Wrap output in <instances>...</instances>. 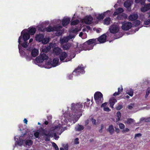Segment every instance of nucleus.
I'll use <instances>...</instances> for the list:
<instances>
[{
  "mask_svg": "<svg viewBox=\"0 0 150 150\" xmlns=\"http://www.w3.org/2000/svg\"><path fill=\"white\" fill-rule=\"evenodd\" d=\"M41 130V132L43 135H45V136L49 137H50L51 136V135L49 132L47 134L45 133V131L44 129L42 128Z\"/></svg>",
  "mask_w": 150,
  "mask_h": 150,
  "instance_id": "7c9ffc66",
  "label": "nucleus"
},
{
  "mask_svg": "<svg viewBox=\"0 0 150 150\" xmlns=\"http://www.w3.org/2000/svg\"><path fill=\"white\" fill-rule=\"evenodd\" d=\"M50 137L48 136H46L45 138V141H50Z\"/></svg>",
  "mask_w": 150,
  "mask_h": 150,
  "instance_id": "5fc2aeb1",
  "label": "nucleus"
},
{
  "mask_svg": "<svg viewBox=\"0 0 150 150\" xmlns=\"http://www.w3.org/2000/svg\"><path fill=\"white\" fill-rule=\"evenodd\" d=\"M107 36L105 34H103L97 39V42L98 43H103L106 41Z\"/></svg>",
  "mask_w": 150,
  "mask_h": 150,
  "instance_id": "9b49d317",
  "label": "nucleus"
},
{
  "mask_svg": "<svg viewBox=\"0 0 150 150\" xmlns=\"http://www.w3.org/2000/svg\"><path fill=\"white\" fill-rule=\"evenodd\" d=\"M111 19L109 17H107L104 19L103 23L104 25H108L110 24Z\"/></svg>",
  "mask_w": 150,
  "mask_h": 150,
  "instance_id": "c85d7f7f",
  "label": "nucleus"
},
{
  "mask_svg": "<svg viewBox=\"0 0 150 150\" xmlns=\"http://www.w3.org/2000/svg\"><path fill=\"white\" fill-rule=\"evenodd\" d=\"M123 90V88L122 87H121V88H118V91L117 92H115L113 94V96H117L119 95L120 93Z\"/></svg>",
  "mask_w": 150,
  "mask_h": 150,
  "instance_id": "c756f323",
  "label": "nucleus"
},
{
  "mask_svg": "<svg viewBox=\"0 0 150 150\" xmlns=\"http://www.w3.org/2000/svg\"><path fill=\"white\" fill-rule=\"evenodd\" d=\"M44 37V35L42 34H37L35 36V40L37 41H38L39 42H41Z\"/></svg>",
  "mask_w": 150,
  "mask_h": 150,
  "instance_id": "f3484780",
  "label": "nucleus"
},
{
  "mask_svg": "<svg viewBox=\"0 0 150 150\" xmlns=\"http://www.w3.org/2000/svg\"><path fill=\"white\" fill-rule=\"evenodd\" d=\"M135 2L137 4L140 3L142 5L145 4V1L144 0H135Z\"/></svg>",
  "mask_w": 150,
  "mask_h": 150,
  "instance_id": "4c0bfd02",
  "label": "nucleus"
},
{
  "mask_svg": "<svg viewBox=\"0 0 150 150\" xmlns=\"http://www.w3.org/2000/svg\"><path fill=\"white\" fill-rule=\"evenodd\" d=\"M71 109L72 111V115L69 114V117L65 118L64 119H62L61 120V122L63 123L64 124H67V120L71 121H73V123H75L77 121L76 119L77 117H80L82 115V108L83 107L82 103H78L76 104L72 103L71 105Z\"/></svg>",
  "mask_w": 150,
  "mask_h": 150,
  "instance_id": "f257e3e1",
  "label": "nucleus"
},
{
  "mask_svg": "<svg viewBox=\"0 0 150 150\" xmlns=\"http://www.w3.org/2000/svg\"><path fill=\"white\" fill-rule=\"evenodd\" d=\"M52 145L53 147L54 148L55 150H59L58 146L54 142H53L52 143Z\"/></svg>",
  "mask_w": 150,
  "mask_h": 150,
  "instance_id": "a18cd8bd",
  "label": "nucleus"
},
{
  "mask_svg": "<svg viewBox=\"0 0 150 150\" xmlns=\"http://www.w3.org/2000/svg\"><path fill=\"white\" fill-rule=\"evenodd\" d=\"M69 40L67 38H64L60 40L61 43H64L67 42Z\"/></svg>",
  "mask_w": 150,
  "mask_h": 150,
  "instance_id": "e433bc0d",
  "label": "nucleus"
},
{
  "mask_svg": "<svg viewBox=\"0 0 150 150\" xmlns=\"http://www.w3.org/2000/svg\"><path fill=\"white\" fill-rule=\"evenodd\" d=\"M93 18L91 16L85 17L83 19V21L84 23L87 24H90L92 23V21L93 20Z\"/></svg>",
  "mask_w": 150,
  "mask_h": 150,
  "instance_id": "ddd939ff",
  "label": "nucleus"
},
{
  "mask_svg": "<svg viewBox=\"0 0 150 150\" xmlns=\"http://www.w3.org/2000/svg\"><path fill=\"white\" fill-rule=\"evenodd\" d=\"M127 17V16L126 14L122 13L121 14L118 15L117 16V18L119 20H123L124 19L126 18Z\"/></svg>",
  "mask_w": 150,
  "mask_h": 150,
  "instance_id": "4be33fe9",
  "label": "nucleus"
},
{
  "mask_svg": "<svg viewBox=\"0 0 150 150\" xmlns=\"http://www.w3.org/2000/svg\"><path fill=\"white\" fill-rule=\"evenodd\" d=\"M120 128L121 129H123L125 127V125L122 123H120L119 125Z\"/></svg>",
  "mask_w": 150,
  "mask_h": 150,
  "instance_id": "09e8293b",
  "label": "nucleus"
},
{
  "mask_svg": "<svg viewBox=\"0 0 150 150\" xmlns=\"http://www.w3.org/2000/svg\"><path fill=\"white\" fill-rule=\"evenodd\" d=\"M48 49L47 47L46 48H45L44 49H43L42 50V51L43 52H45L46 53L48 51Z\"/></svg>",
  "mask_w": 150,
  "mask_h": 150,
  "instance_id": "13d9d810",
  "label": "nucleus"
},
{
  "mask_svg": "<svg viewBox=\"0 0 150 150\" xmlns=\"http://www.w3.org/2000/svg\"><path fill=\"white\" fill-rule=\"evenodd\" d=\"M142 136V134L140 133H138L136 134H135V137H141Z\"/></svg>",
  "mask_w": 150,
  "mask_h": 150,
  "instance_id": "bf43d9fd",
  "label": "nucleus"
},
{
  "mask_svg": "<svg viewBox=\"0 0 150 150\" xmlns=\"http://www.w3.org/2000/svg\"><path fill=\"white\" fill-rule=\"evenodd\" d=\"M61 51V49L60 48L57 47L54 48L53 52L55 54L58 55L60 54Z\"/></svg>",
  "mask_w": 150,
  "mask_h": 150,
  "instance_id": "dca6fc26",
  "label": "nucleus"
},
{
  "mask_svg": "<svg viewBox=\"0 0 150 150\" xmlns=\"http://www.w3.org/2000/svg\"><path fill=\"white\" fill-rule=\"evenodd\" d=\"M67 56L68 54L65 52H62L59 54V58L60 61L62 62H67L70 61L71 59H66Z\"/></svg>",
  "mask_w": 150,
  "mask_h": 150,
  "instance_id": "0eeeda50",
  "label": "nucleus"
},
{
  "mask_svg": "<svg viewBox=\"0 0 150 150\" xmlns=\"http://www.w3.org/2000/svg\"><path fill=\"white\" fill-rule=\"evenodd\" d=\"M34 135L36 138H39V133L38 132H36L34 133Z\"/></svg>",
  "mask_w": 150,
  "mask_h": 150,
  "instance_id": "de8ad7c7",
  "label": "nucleus"
},
{
  "mask_svg": "<svg viewBox=\"0 0 150 150\" xmlns=\"http://www.w3.org/2000/svg\"><path fill=\"white\" fill-rule=\"evenodd\" d=\"M124 5V6L127 9L131 10V3L130 1H126L125 2Z\"/></svg>",
  "mask_w": 150,
  "mask_h": 150,
  "instance_id": "aec40b11",
  "label": "nucleus"
},
{
  "mask_svg": "<svg viewBox=\"0 0 150 150\" xmlns=\"http://www.w3.org/2000/svg\"><path fill=\"white\" fill-rule=\"evenodd\" d=\"M134 92L132 90H130L128 92L126 93L129 95L130 96L132 97L133 95Z\"/></svg>",
  "mask_w": 150,
  "mask_h": 150,
  "instance_id": "a19ab883",
  "label": "nucleus"
},
{
  "mask_svg": "<svg viewBox=\"0 0 150 150\" xmlns=\"http://www.w3.org/2000/svg\"><path fill=\"white\" fill-rule=\"evenodd\" d=\"M71 46V44L69 43H67L62 45V47L64 50H68Z\"/></svg>",
  "mask_w": 150,
  "mask_h": 150,
  "instance_id": "6ab92c4d",
  "label": "nucleus"
},
{
  "mask_svg": "<svg viewBox=\"0 0 150 150\" xmlns=\"http://www.w3.org/2000/svg\"><path fill=\"white\" fill-rule=\"evenodd\" d=\"M94 98L96 103L98 105H100L103 101V95L100 92H96L94 94Z\"/></svg>",
  "mask_w": 150,
  "mask_h": 150,
  "instance_id": "7ed1b4c3",
  "label": "nucleus"
},
{
  "mask_svg": "<svg viewBox=\"0 0 150 150\" xmlns=\"http://www.w3.org/2000/svg\"><path fill=\"white\" fill-rule=\"evenodd\" d=\"M59 59L58 58H54L52 62H51V64L53 67H56L58 65Z\"/></svg>",
  "mask_w": 150,
  "mask_h": 150,
  "instance_id": "a211bd4d",
  "label": "nucleus"
},
{
  "mask_svg": "<svg viewBox=\"0 0 150 150\" xmlns=\"http://www.w3.org/2000/svg\"><path fill=\"white\" fill-rule=\"evenodd\" d=\"M38 50L35 48L33 49L31 52V55L33 57H35L38 54Z\"/></svg>",
  "mask_w": 150,
  "mask_h": 150,
  "instance_id": "b1692460",
  "label": "nucleus"
},
{
  "mask_svg": "<svg viewBox=\"0 0 150 150\" xmlns=\"http://www.w3.org/2000/svg\"><path fill=\"white\" fill-rule=\"evenodd\" d=\"M123 108V106L122 105H119L116 108V109L117 110H120Z\"/></svg>",
  "mask_w": 150,
  "mask_h": 150,
  "instance_id": "8fccbe9b",
  "label": "nucleus"
},
{
  "mask_svg": "<svg viewBox=\"0 0 150 150\" xmlns=\"http://www.w3.org/2000/svg\"><path fill=\"white\" fill-rule=\"evenodd\" d=\"M107 130L110 135L112 134L115 131L114 127L112 125H110Z\"/></svg>",
  "mask_w": 150,
  "mask_h": 150,
  "instance_id": "393cba45",
  "label": "nucleus"
},
{
  "mask_svg": "<svg viewBox=\"0 0 150 150\" xmlns=\"http://www.w3.org/2000/svg\"><path fill=\"white\" fill-rule=\"evenodd\" d=\"M128 108L129 110H132L133 108V107L131 105H129L128 106Z\"/></svg>",
  "mask_w": 150,
  "mask_h": 150,
  "instance_id": "774afa93",
  "label": "nucleus"
},
{
  "mask_svg": "<svg viewBox=\"0 0 150 150\" xmlns=\"http://www.w3.org/2000/svg\"><path fill=\"white\" fill-rule=\"evenodd\" d=\"M144 24L145 25H148L150 23V19H146L144 22Z\"/></svg>",
  "mask_w": 150,
  "mask_h": 150,
  "instance_id": "c03bdc74",
  "label": "nucleus"
},
{
  "mask_svg": "<svg viewBox=\"0 0 150 150\" xmlns=\"http://www.w3.org/2000/svg\"><path fill=\"white\" fill-rule=\"evenodd\" d=\"M61 127V125L60 124H59V125L54 126L52 128L53 129V130H55L56 129H60Z\"/></svg>",
  "mask_w": 150,
  "mask_h": 150,
  "instance_id": "37998d69",
  "label": "nucleus"
},
{
  "mask_svg": "<svg viewBox=\"0 0 150 150\" xmlns=\"http://www.w3.org/2000/svg\"><path fill=\"white\" fill-rule=\"evenodd\" d=\"M107 11L105 12L104 13H101V14H99L96 17L97 19L98 20H101L103 19L104 17L105 16V14L106 13H108V11Z\"/></svg>",
  "mask_w": 150,
  "mask_h": 150,
  "instance_id": "bb28decb",
  "label": "nucleus"
},
{
  "mask_svg": "<svg viewBox=\"0 0 150 150\" xmlns=\"http://www.w3.org/2000/svg\"><path fill=\"white\" fill-rule=\"evenodd\" d=\"M48 58V57L46 54L43 53L40 54L38 57L35 59V61L38 63H41L44 60H47Z\"/></svg>",
  "mask_w": 150,
  "mask_h": 150,
  "instance_id": "423d86ee",
  "label": "nucleus"
},
{
  "mask_svg": "<svg viewBox=\"0 0 150 150\" xmlns=\"http://www.w3.org/2000/svg\"><path fill=\"white\" fill-rule=\"evenodd\" d=\"M138 18V15L137 14L130 15L128 17L129 19L131 21H134L136 20Z\"/></svg>",
  "mask_w": 150,
  "mask_h": 150,
  "instance_id": "412c9836",
  "label": "nucleus"
},
{
  "mask_svg": "<svg viewBox=\"0 0 150 150\" xmlns=\"http://www.w3.org/2000/svg\"><path fill=\"white\" fill-rule=\"evenodd\" d=\"M21 45L22 47L25 48L27 47L28 46V44L26 41H24V42Z\"/></svg>",
  "mask_w": 150,
  "mask_h": 150,
  "instance_id": "ea45409f",
  "label": "nucleus"
},
{
  "mask_svg": "<svg viewBox=\"0 0 150 150\" xmlns=\"http://www.w3.org/2000/svg\"><path fill=\"white\" fill-rule=\"evenodd\" d=\"M117 118H116V121L118 122L120 120V117L121 115V113L120 111H118L116 114Z\"/></svg>",
  "mask_w": 150,
  "mask_h": 150,
  "instance_id": "72a5a7b5",
  "label": "nucleus"
},
{
  "mask_svg": "<svg viewBox=\"0 0 150 150\" xmlns=\"http://www.w3.org/2000/svg\"><path fill=\"white\" fill-rule=\"evenodd\" d=\"M122 29L124 30H128L130 29L132 27V24L130 22L124 21L122 23Z\"/></svg>",
  "mask_w": 150,
  "mask_h": 150,
  "instance_id": "6e6552de",
  "label": "nucleus"
},
{
  "mask_svg": "<svg viewBox=\"0 0 150 150\" xmlns=\"http://www.w3.org/2000/svg\"><path fill=\"white\" fill-rule=\"evenodd\" d=\"M30 35L28 33H24L22 36V32L21 33V35L19 37L18 40V42L19 44H21L22 42L21 40L22 39V38H23V39L24 41H27L30 38Z\"/></svg>",
  "mask_w": 150,
  "mask_h": 150,
  "instance_id": "9d476101",
  "label": "nucleus"
},
{
  "mask_svg": "<svg viewBox=\"0 0 150 150\" xmlns=\"http://www.w3.org/2000/svg\"><path fill=\"white\" fill-rule=\"evenodd\" d=\"M143 5L144 6H142L140 9L142 12L144 13L150 9V3L146 4L145 3Z\"/></svg>",
  "mask_w": 150,
  "mask_h": 150,
  "instance_id": "4468645a",
  "label": "nucleus"
},
{
  "mask_svg": "<svg viewBox=\"0 0 150 150\" xmlns=\"http://www.w3.org/2000/svg\"><path fill=\"white\" fill-rule=\"evenodd\" d=\"M49 40L47 38H43L42 41H41L44 44H46L49 42Z\"/></svg>",
  "mask_w": 150,
  "mask_h": 150,
  "instance_id": "c9c22d12",
  "label": "nucleus"
},
{
  "mask_svg": "<svg viewBox=\"0 0 150 150\" xmlns=\"http://www.w3.org/2000/svg\"><path fill=\"white\" fill-rule=\"evenodd\" d=\"M73 74H71L68 76V79H71L73 78Z\"/></svg>",
  "mask_w": 150,
  "mask_h": 150,
  "instance_id": "69168bd1",
  "label": "nucleus"
},
{
  "mask_svg": "<svg viewBox=\"0 0 150 150\" xmlns=\"http://www.w3.org/2000/svg\"><path fill=\"white\" fill-rule=\"evenodd\" d=\"M119 30V27L115 25H112L109 28V30L110 32L111 33L114 34L117 33Z\"/></svg>",
  "mask_w": 150,
  "mask_h": 150,
  "instance_id": "f8f14e48",
  "label": "nucleus"
},
{
  "mask_svg": "<svg viewBox=\"0 0 150 150\" xmlns=\"http://www.w3.org/2000/svg\"><path fill=\"white\" fill-rule=\"evenodd\" d=\"M107 103L106 102H105L102 104L101 105V107H103L104 108L107 105Z\"/></svg>",
  "mask_w": 150,
  "mask_h": 150,
  "instance_id": "052dcab7",
  "label": "nucleus"
},
{
  "mask_svg": "<svg viewBox=\"0 0 150 150\" xmlns=\"http://www.w3.org/2000/svg\"><path fill=\"white\" fill-rule=\"evenodd\" d=\"M117 102V100L114 97L110 99L109 100L110 107L112 109L114 108V105Z\"/></svg>",
  "mask_w": 150,
  "mask_h": 150,
  "instance_id": "2eb2a0df",
  "label": "nucleus"
},
{
  "mask_svg": "<svg viewBox=\"0 0 150 150\" xmlns=\"http://www.w3.org/2000/svg\"><path fill=\"white\" fill-rule=\"evenodd\" d=\"M145 121L146 122H150V117L146 119Z\"/></svg>",
  "mask_w": 150,
  "mask_h": 150,
  "instance_id": "680f3d73",
  "label": "nucleus"
},
{
  "mask_svg": "<svg viewBox=\"0 0 150 150\" xmlns=\"http://www.w3.org/2000/svg\"><path fill=\"white\" fill-rule=\"evenodd\" d=\"M134 122V120L132 118H128L126 121V123L128 124H130Z\"/></svg>",
  "mask_w": 150,
  "mask_h": 150,
  "instance_id": "58836bf2",
  "label": "nucleus"
},
{
  "mask_svg": "<svg viewBox=\"0 0 150 150\" xmlns=\"http://www.w3.org/2000/svg\"><path fill=\"white\" fill-rule=\"evenodd\" d=\"M17 139V141H16V142H17V144L19 146H21L23 144V140H19L18 139Z\"/></svg>",
  "mask_w": 150,
  "mask_h": 150,
  "instance_id": "49530a36",
  "label": "nucleus"
},
{
  "mask_svg": "<svg viewBox=\"0 0 150 150\" xmlns=\"http://www.w3.org/2000/svg\"><path fill=\"white\" fill-rule=\"evenodd\" d=\"M116 10L119 13H122L124 11L123 9L121 8H119L117 9Z\"/></svg>",
  "mask_w": 150,
  "mask_h": 150,
  "instance_id": "79ce46f5",
  "label": "nucleus"
},
{
  "mask_svg": "<svg viewBox=\"0 0 150 150\" xmlns=\"http://www.w3.org/2000/svg\"><path fill=\"white\" fill-rule=\"evenodd\" d=\"M25 144L28 146L31 145L33 144V141L30 139H27L25 141Z\"/></svg>",
  "mask_w": 150,
  "mask_h": 150,
  "instance_id": "2f4dec72",
  "label": "nucleus"
},
{
  "mask_svg": "<svg viewBox=\"0 0 150 150\" xmlns=\"http://www.w3.org/2000/svg\"><path fill=\"white\" fill-rule=\"evenodd\" d=\"M23 121L24 122V123L25 124H27V122H28V120L26 119L25 118L23 120Z\"/></svg>",
  "mask_w": 150,
  "mask_h": 150,
  "instance_id": "338daca9",
  "label": "nucleus"
},
{
  "mask_svg": "<svg viewBox=\"0 0 150 150\" xmlns=\"http://www.w3.org/2000/svg\"><path fill=\"white\" fill-rule=\"evenodd\" d=\"M119 13H118V12L116 10L114 12V13L113 15L114 16H115L117 15L118 16V15H119Z\"/></svg>",
  "mask_w": 150,
  "mask_h": 150,
  "instance_id": "4d7b16f0",
  "label": "nucleus"
},
{
  "mask_svg": "<svg viewBox=\"0 0 150 150\" xmlns=\"http://www.w3.org/2000/svg\"><path fill=\"white\" fill-rule=\"evenodd\" d=\"M129 131V129L128 128H126L125 129L122 130V133H125L126 132H128Z\"/></svg>",
  "mask_w": 150,
  "mask_h": 150,
  "instance_id": "3c124183",
  "label": "nucleus"
},
{
  "mask_svg": "<svg viewBox=\"0 0 150 150\" xmlns=\"http://www.w3.org/2000/svg\"><path fill=\"white\" fill-rule=\"evenodd\" d=\"M62 28L61 26H57L56 25H54L52 27L51 26H48L47 27L45 28L46 31L47 32H51L53 31H57L56 35L57 36L61 35L62 34V33L61 32V29Z\"/></svg>",
  "mask_w": 150,
  "mask_h": 150,
  "instance_id": "f03ea898",
  "label": "nucleus"
},
{
  "mask_svg": "<svg viewBox=\"0 0 150 150\" xmlns=\"http://www.w3.org/2000/svg\"><path fill=\"white\" fill-rule=\"evenodd\" d=\"M84 67L83 65L79 66L73 71L72 74L73 75L76 76L80 74H83L85 73Z\"/></svg>",
  "mask_w": 150,
  "mask_h": 150,
  "instance_id": "20e7f679",
  "label": "nucleus"
},
{
  "mask_svg": "<svg viewBox=\"0 0 150 150\" xmlns=\"http://www.w3.org/2000/svg\"><path fill=\"white\" fill-rule=\"evenodd\" d=\"M36 31V29L35 28L32 27L29 29L28 33L30 35H33L35 33Z\"/></svg>",
  "mask_w": 150,
  "mask_h": 150,
  "instance_id": "cd10ccee",
  "label": "nucleus"
},
{
  "mask_svg": "<svg viewBox=\"0 0 150 150\" xmlns=\"http://www.w3.org/2000/svg\"><path fill=\"white\" fill-rule=\"evenodd\" d=\"M86 44H87L88 46L87 47V50H91L94 47V45H90L91 44H94V45H96L97 44H98V43L97 42V39L93 38L92 39H90L86 41L85 42Z\"/></svg>",
  "mask_w": 150,
  "mask_h": 150,
  "instance_id": "39448f33",
  "label": "nucleus"
},
{
  "mask_svg": "<svg viewBox=\"0 0 150 150\" xmlns=\"http://www.w3.org/2000/svg\"><path fill=\"white\" fill-rule=\"evenodd\" d=\"M150 92V87H148L146 90V93L147 94H149Z\"/></svg>",
  "mask_w": 150,
  "mask_h": 150,
  "instance_id": "6e6d98bb",
  "label": "nucleus"
},
{
  "mask_svg": "<svg viewBox=\"0 0 150 150\" xmlns=\"http://www.w3.org/2000/svg\"><path fill=\"white\" fill-rule=\"evenodd\" d=\"M64 147L65 150H68V144H66Z\"/></svg>",
  "mask_w": 150,
  "mask_h": 150,
  "instance_id": "0e129e2a",
  "label": "nucleus"
},
{
  "mask_svg": "<svg viewBox=\"0 0 150 150\" xmlns=\"http://www.w3.org/2000/svg\"><path fill=\"white\" fill-rule=\"evenodd\" d=\"M84 129V127L83 125L79 124H78L75 127V129L76 131H80Z\"/></svg>",
  "mask_w": 150,
  "mask_h": 150,
  "instance_id": "a878e982",
  "label": "nucleus"
},
{
  "mask_svg": "<svg viewBox=\"0 0 150 150\" xmlns=\"http://www.w3.org/2000/svg\"><path fill=\"white\" fill-rule=\"evenodd\" d=\"M70 21L69 18H64L62 21V24L63 26H64L67 25Z\"/></svg>",
  "mask_w": 150,
  "mask_h": 150,
  "instance_id": "5701e85b",
  "label": "nucleus"
},
{
  "mask_svg": "<svg viewBox=\"0 0 150 150\" xmlns=\"http://www.w3.org/2000/svg\"><path fill=\"white\" fill-rule=\"evenodd\" d=\"M86 45L85 42L83 44H80L79 45L77 44L75 48V52L78 54L81 51L86 50Z\"/></svg>",
  "mask_w": 150,
  "mask_h": 150,
  "instance_id": "1a4fd4ad",
  "label": "nucleus"
},
{
  "mask_svg": "<svg viewBox=\"0 0 150 150\" xmlns=\"http://www.w3.org/2000/svg\"><path fill=\"white\" fill-rule=\"evenodd\" d=\"M103 110L104 111L107 112H109L110 110L108 107L104 108Z\"/></svg>",
  "mask_w": 150,
  "mask_h": 150,
  "instance_id": "603ef678",
  "label": "nucleus"
},
{
  "mask_svg": "<svg viewBox=\"0 0 150 150\" xmlns=\"http://www.w3.org/2000/svg\"><path fill=\"white\" fill-rule=\"evenodd\" d=\"M133 25L135 27L138 26L140 24V21L139 20H136L133 22Z\"/></svg>",
  "mask_w": 150,
  "mask_h": 150,
  "instance_id": "473e14b6",
  "label": "nucleus"
},
{
  "mask_svg": "<svg viewBox=\"0 0 150 150\" xmlns=\"http://www.w3.org/2000/svg\"><path fill=\"white\" fill-rule=\"evenodd\" d=\"M79 21L78 19H76L71 22V25H76L78 24L79 23Z\"/></svg>",
  "mask_w": 150,
  "mask_h": 150,
  "instance_id": "f704fd0d",
  "label": "nucleus"
},
{
  "mask_svg": "<svg viewBox=\"0 0 150 150\" xmlns=\"http://www.w3.org/2000/svg\"><path fill=\"white\" fill-rule=\"evenodd\" d=\"M74 143L76 144H78L79 143L78 138H76L75 139L74 141Z\"/></svg>",
  "mask_w": 150,
  "mask_h": 150,
  "instance_id": "864d4df0",
  "label": "nucleus"
},
{
  "mask_svg": "<svg viewBox=\"0 0 150 150\" xmlns=\"http://www.w3.org/2000/svg\"><path fill=\"white\" fill-rule=\"evenodd\" d=\"M115 132L117 133H119L120 130V129H119V128L115 127Z\"/></svg>",
  "mask_w": 150,
  "mask_h": 150,
  "instance_id": "e2e57ef3",
  "label": "nucleus"
}]
</instances>
